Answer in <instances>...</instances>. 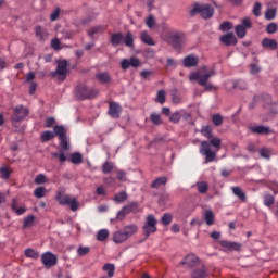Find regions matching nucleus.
I'll return each instance as SVG.
<instances>
[{"label": "nucleus", "mask_w": 278, "mask_h": 278, "mask_svg": "<svg viewBox=\"0 0 278 278\" xmlns=\"http://www.w3.org/2000/svg\"><path fill=\"white\" fill-rule=\"evenodd\" d=\"M233 28V23L231 22H223L219 26L220 31H229Z\"/></svg>", "instance_id": "obj_51"}, {"label": "nucleus", "mask_w": 278, "mask_h": 278, "mask_svg": "<svg viewBox=\"0 0 278 278\" xmlns=\"http://www.w3.org/2000/svg\"><path fill=\"white\" fill-rule=\"evenodd\" d=\"M109 237H110V231L108 229L100 230L97 236L99 242H105V240H108Z\"/></svg>", "instance_id": "obj_39"}, {"label": "nucleus", "mask_w": 278, "mask_h": 278, "mask_svg": "<svg viewBox=\"0 0 278 278\" xmlns=\"http://www.w3.org/2000/svg\"><path fill=\"white\" fill-rule=\"evenodd\" d=\"M230 84L235 90H247L248 88L247 81L244 80H233Z\"/></svg>", "instance_id": "obj_29"}, {"label": "nucleus", "mask_w": 278, "mask_h": 278, "mask_svg": "<svg viewBox=\"0 0 278 278\" xmlns=\"http://www.w3.org/2000/svg\"><path fill=\"white\" fill-rule=\"evenodd\" d=\"M150 121L153 123V125H162V116L157 113H152L150 115Z\"/></svg>", "instance_id": "obj_46"}, {"label": "nucleus", "mask_w": 278, "mask_h": 278, "mask_svg": "<svg viewBox=\"0 0 278 278\" xmlns=\"http://www.w3.org/2000/svg\"><path fill=\"white\" fill-rule=\"evenodd\" d=\"M157 101H159V103H161V104L166 103V91L160 90V91L157 92Z\"/></svg>", "instance_id": "obj_56"}, {"label": "nucleus", "mask_w": 278, "mask_h": 278, "mask_svg": "<svg viewBox=\"0 0 278 278\" xmlns=\"http://www.w3.org/2000/svg\"><path fill=\"white\" fill-rule=\"evenodd\" d=\"M35 220H36V217L34 215H29V216L25 217L24 222H23V228L27 229V228L31 227L34 225Z\"/></svg>", "instance_id": "obj_38"}, {"label": "nucleus", "mask_w": 278, "mask_h": 278, "mask_svg": "<svg viewBox=\"0 0 278 278\" xmlns=\"http://www.w3.org/2000/svg\"><path fill=\"white\" fill-rule=\"evenodd\" d=\"M168 42L174 49H181L186 45V34L181 31H174L168 35Z\"/></svg>", "instance_id": "obj_8"}, {"label": "nucleus", "mask_w": 278, "mask_h": 278, "mask_svg": "<svg viewBox=\"0 0 278 278\" xmlns=\"http://www.w3.org/2000/svg\"><path fill=\"white\" fill-rule=\"evenodd\" d=\"M11 207L17 216H23V213L26 212L25 207H23V206L18 207L15 200H13Z\"/></svg>", "instance_id": "obj_40"}, {"label": "nucleus", "mask_w": 278, "mask_h": 278, "mask_svg": "<svg viewBox=\"0 0 278 278\" xmlns=\"http://www.w3.org/2000/svg\"><path fill=\"white\" fill-rule=\"evenodd\" d=\"M68 162H71L72 164H81V162H84V156L81 155V153L75 152L71 155Z\"/></svg>", "instance_id": "obj_30"}, {"label": "nucleus", "mask_w": 278, "mask_h": 278, "mask_svg": "<svg viewBox=\"0 0 278 278\" xmlns=\"http://www.w3.org/2000/svg\"><path fill=\"white\" fill-rule=\"evenodd\" d=\"M276 15H277V11L275 9H268L265 12V18L267 21H273V18H275Z\"/></svg>", "instance_id": "obj_53"}, {"label": "nucleus", "mask_w": 278, "mask_h": 278, "mask_svg": "<svg viewBox=\"0 0 278 278\" xmlns=\"http://www.w3.org/2000/svg\"><path fill=\"white\" fill-rule=\"evenodd\" d=\"M138 233V226L128 225L123 228V230L116 231L113 235V242L115 244H123V242H127L131 236H136Z\"/></svg>", "instance_id": "obj_3"}, {"label": "nucleus", "mask_w": 278, "mask_h": 278, "mask_svg": "<svg viewBox=\"0 0 278 278\" xmlns=\"http://www.w3.org/2000/svg\"><path fill=\"white\" fill-rule=\"evenodd\" d=\"M261 157H264V160H270V154L273 153V151L270 149L267 148H262L258 151Z\"/></svg>", "instance_id": "obj_47"}, {"label": "nucleus", "mask_w": 278, "mask_h": 278, "mask_svg": "<svg viewBox=\"0 0 278 278\" xmlns=\"http://www.w3.org/2000/svg\"><path fill=\"white\" fill-rule=\"evenodd\" d=\"M253 14H254V16H261V14H262V4L260 2H256L254 4Z\"/></svg>", "instance_id": "obj_57"}, {"label": "nucleus", "mask_w": 278, "mask_h": 278, "mask_svg": "<svg viewBox=\"0 0 278 278\" xmlns=\"http://www.w3.org/2000/svg\"><path fill=\"white\" fill-rule=\"evenodd\" d=\"M262 47H264V49H270V51H275L278 47V43L275 39L264 38L262 40Z\"/></svg>", "instance_id": "obj_22"}, {"label": "nucleus", "mask_w": 278, "mask_h": 278, "mask_svg": "<svg viewBox=\"0 0 278 278\" xmlns=\"http://www.w3.org/2000/svg\"><path fill=\"white\" fill-rule=\"evenodd\" d=\"M142 229L146 238H149L151 233H155V231H157V219H155V216L148 215L146 218V223L142 226Z\"/></svg>", "instance_id": "obj_9"}, {"label": "nucleus", "mask_w": 278, "mask_h": 278, "mask_svg": "<svg viewBox=\"0 0 278 278\" xmlns=\"http://www.w3.org/2000/svg\"><path fill=\"white\" fill-rule=\"evenodd\" d=\"M140 66V59L138 58H130V59H123L121 62V68L123 71H127L129 68H139Z\"/></svg>", "instance_id": "obj_12"}, {"label": "nucleus", "mask_w": 278, "mask_h": 278, "mask_svg": "<svg viewBox=\"0 0 278 278\" xmlns=\"http://www.w3.org/2000/svg\"><path fill=\"white\" fill-rule=\"evenodd\" d=\"M264 205L266 207L273 208V205H275V197H273L270 194H265L264 195Z\"/></svg>", "instance_id": "obj_43"}, {"label": "nucleus", "mask_w": 278, "mask_h": 278, "mask_svg": "<svg viewBox=\"0 0 278 278\" xmlns=\"http://www.w3.org/2000/svg\"><path fill=\"white\" fill-rule=\"evenodd\" d=\"M34 197H36V199H43V197H47V188H45V187H37L34 190Z\"/></svg>", "instance_id": "obj_34"}, {"label": "nucleus", "mask_w": 278, "mask_h": 278, "mask_svg": "<svg viewBox=\"0 0 278 278\" xmlns=\"http://www.w3.org/2000/svg\"><path fill=\"white\" fill-rule=\"evenodd\" d=\"M27 116H29V109L25 108L23 104L13 108V114L11 117L13 127H16V123H23Z\"/></svg>", "instance_id": "obj_5"}, {"label": "nucleus", "mask_w": 278, "mask_h": 278, "mask_svg": "<svg viewBox=\"0 0 278 278\" xmlns=\"http://www.w3.org/2000/svg\"><path fill=\"white\" fill-rule=\"evenodd\" d=\"M96 78L98 79V81H100V84H110V81L112 80V77L108 72L98 73L96 75Z\"/></svg>", "instance_id": "obj_27"}, {"label": "nucleus", "mask_w": 278, "mask_h": 278, "mask_svg": "<svg viewBox=\"0 0 278 278\" xmlns=\"http://www.w3.org/2000/svg\"><path fill=\"white\" fill-rule=\"evenodd\" d=\"M103 270L105 273H108V277L112 278L114 277V273L116 270V267L114 266V264L112 263H106L104 266H103Z\"/></svg>", "instance_id": "obj_35"}, {"label": "nucleus", "mask_w": 278, "mask_h": 278, "mask_svg": "<svg viewBox=\"0 0 278 278\" xmlns=\"http://www.w3.org/2000/svg\"><path fill=\"white\" fill-rule=\"evenodd\" d=\"M277 29H278L277 24L270 23V24L267 26L266 31H267V34H276Z\"/></svg>", "instance_id": "obj_61"}, {"label": "nucleus", "mask_w": 278, "mask_h": 278, "mask_svg": "<svg viewBox=\"0 0 278 278\" xmlns=\"http://www.w3.org/2000/svg\"><path fill=\"white\" fill-rule=\"evenodd\" d=\"M121 112H123L121 104L116 102H110L109 114L112 116V118H121Z\"/></svg>", "instance_id": "obj_16"}, {"label": "nucleus", "mask_w": 278, "mask_h": 278, "mask_svg": "<svg viewBox=\"0 0 278 278\" xmlns=\"http://www.w3.org/2000/svg\"><path fill=\"white\" fill-rule=\"evenodd\" d=\"M161 222L165 226L170 225L173 223V215H170V213H165L162 216Z\"/></svg>", "instance_id": "obj_49"}, {"label": "nucleus", "mask_w": 278, "mask_h": 278, "mask_svg": "<svg viewBox=\"0 0 278 278\" xmlns=\"http://www.w3.org/2000/svg\"><path fill=\"white\" fill-rule=\"evenodd\" d=\"M219 244L223 248V251H241L242 250V244L239 242L220 240Z\"/></svg>", "instance_id": "obj_14"}, {"label": "nucleus", "mask_w": 278, "mask_h": 278, "mask_svg": "<svg viewBox=\"0 0 278 278\" xmlns=\"http://www.w3.org/2000/svg\"><path fill=\"white\" fill-rule=\"evenodd\" d=\"M124 210H126L128 214H131V212L134 214H137V212H140V205L138 204V202H131L128 205H125Z\"/></svg>", "instance_id": "obj_28"}, {"label": "nucleus", "mask_w": 278, "mask_h": 278, "mask_svg": "<svg viewBox=\"0 0 278 278\" xmlns=\"http://www.w3.org/2000/svg\"><path fill=\"white\" fill-rule=\"evenodd\" d=\"M106 29L108 27L104 25L93 26L88 30V36H90V38H94V36L99 34H104Z\"/></svg>", "instance_id": "obj_23"}, {"label": "nucleus", "mask_w": 278, "mask_h": 278, "mask_svg": "<svg viewBox=\"0 0 278 278\" xmlns=\"http://www.w3.org/2000/svg\"><path fill=\"white\" fill-rule=\"evenodd\" d=\"M192 278H206L207 277V269L205 267H202L201 269H195L192 275Z\"/></svg>", "instance_id": "obj_33"}, {"label": "nucleus", "mask_w": 278, "mask_h": 278, "mask_svg": "<svg viewBox=\"0 0 278 278\" xmlns=\"http://www.w3.org/2000/svg\"><path fill=\"white\" fill-rule=\"evenodd\" d=\"M249 130L252 134H257L258 136H268V135L273 134V130H270V127L264 126V125L250 126Z\"/></svg>", "instance_id": "obj_15"}, {"label": "nucleus", "mask_w": 278, "mask_h": 278, "mask_svg": "<svg viewBox=\"0 0 278 278\" xmlns=\"http://www.w3.org/2000/svg\"><path fill=\"white\" fill-rule=\"evenodd\" d=\"M53 131L55 136L59 137L62 151H68V149H71V146L68 144V136H66V129L64 128V126L56 125L53 127Z\"/></svg>", "instance_id": "obj_7"}, {"label": "nucleus", "mask_w": 278, "mask_h": 278, "mask_svg": "<svg viewBox=\"0 0 278 278\" xmlns=\"http://www.w3.org/2000/svg\"><path fill=\"white\" fill-rule=\"evenodd\" d=\"M66 190L62 187H60L56 191L55 201H58L59 205H68L71 203V195L64 194Z\"/></svg>", "instance_id": "obj_13"}, {"label": "nucleus", "mask_w": 278, "mask_h": 278, "mask_svg": "<svg viewBox=\"0 0 278 278\" xmlns=\"http://www.w3.org/2000/svg\"><path fill=\"white\" fill-rule=\"evenodd\" d=\"M126 214H129V213L127 212V210H125V206H123V208L117 212L116 218L111 219V220H124Z\"/></svg>", "instance_id": "obj_52"}, {"label": "nucleus", "mask_w": 278, "mask_h": 278, "mask_svg": "<svg viewBox=\"0 0 278 278\" xmlns=\"http://www.w3.org/2000/svg\"><path fill=\"white\" fill-rule=\"evenodd\" d=\"M24 255L26 257H31V260H38V257H40V253H38V251L31 249V248H28L24 251Z\"/></svg>", "instance_id": "obj_32"}, {"label": "nucleus", "mask_w": 278, "mask_h": 278, "mask_svg": "<svg viewBox=\"0 0 278 278\" xmlns=\"http://www.w3.org/2000/svg\"><path fill=\"white\" fill-rule=\"evenodd\" d=\"M191 16H194L195 14H200L205 21L207 18H212L214 16V8L212 4H194L192 10L190 11Z\"/></svg>", "instance_id": "obj_4"}, {"label": "nucleus", "mask_w": 278, "mask_h": 278, "mask_svg": "<svg viewBox=\"0 0 278 278\" xmlns=\"http://www.w3.org/2000/svg\"><path fill=\"white\" fill-rule=\"evenodd\" d=\"M35 36L38 40H47L49 33L42 26H35Z\"/></svg>", "instance_id": "obj_24"}, {"label": "nucleus", "mask_w": 278, "mask_h": 278, "mask_svg": "<svg viewBox=\"0 0 278 278\" xmlns=\"http://www.w3.org/2000/svg\"><path fill=\"white\" fill-rule=\"evenodd\" d=\"M197 262H199V257H197V255L194 254H189L184 258L182 262H180V264L182 266H187L188 268H192V266H194Z\"/></svg>", "instance_id": "obj_20"}, {"label": "nucleus", "mask_w": 278, "mask_h": 278, "mask_svg": "<svg viewBox=\"0 0 278 278\" xmlns=\"http://www.w3.org/2000/svg\"><path fill=\"white\" fill-rule=\"evenodd\" d=\"M235 31L238 38H244V36H247V28L241 24L236 26Z\"/></svg>", "instance_id": "obj_41"}, {"label": "nucleus", "mask_w": 278, "mask_h": 278, "mask_svg": "<svg viewBox=\"0 0 278 278\" xmlns=\"http://www.w3.org/2000/svg\"><path fill=\"white\" fill-rule=\"evenodd\" d=\"M204 220L206 225H214V212L212 210L205 211Z\"/></svg>", "instance_id": "obj_37"}, {"label": "nucleus", "mask_w": 278, "mask_h": 278, "mask_svg": "<svg viewBox=\"0 0 278 278\" xmlns=\"http://www.w3.org/2000/svg\"><path fill=\"white\" fill-rule=\"evenodd\" d=\"M182 64L186 68H192L194 66H199V56L194 54H190L184 59Z\"/></svg>", "instance_id": "obj_18"}, {"label": "nucleus", "mask_w": 278, "mask_h": 278, "mask_svg": "<svg viewBox=\"0 0 278 278\" xmlns=\"http://www.w3.org/2000/svg\"><path fill=\"white\" fill-rule=\"evenodd\" d=\"M114 169V163L106 161L103 165H102V172L104 173V175H109V173H112V170Z\"/></svg>", "instance_id": "obj_44"}, {"label": "nucleus", "mask_w": 278, "mask_h": 278, "mask_svg": "<svg viewBox=\"0 0 278 278\" xmlns=\"http://www.w3.org/2000/svg\"><path fill=\"white\" fill-rule=\"evenodd\" d=\"M41 262L46 268H51L58 264V256L51 252L41 255Z\"/></svg>", "instance_id": "obj_11"}, {"label": "nucleus", "mask_w": 278, "mask_h": 278, "mask_svg": "<svg viewBox=\"0 0 278 278\" xmlns=\"http://www.w3.org/2000/svg\"><path fill=\"white\" fill-rule=\"evenodd\" d=\"M146 24L150 29L153 28L155 26V17L153 15L148 16Z\"/></svg>", "instance_id": "obj_59"}, {"label": "nucleus", "mask_w": 278, "mask_h": 278, "mask_svg": "<svg viewBox=\"0 0 278 278\" xmlns=\"http://www.w3.org/2000/svg\"><path fill=\"white\" fill-rule=\"evenodd\" d=\"M201 134L204 136V138L210 140L202 141L200 143V153L205 157L204 164H210V162H214L216 160V155L220 151L223 141L218 137L212 138V127L210 126H203Z\"/></svg>", "instance_id": "obj_1"}, {"label": "nucleus", "mask_w": 278, "mask_h": 278, "mask_svg": "<svg viewBox=\"0 0 278 278\" xmlns=\"http://www.w3.org/2000/svg\"><path fill=\"white\" fill-rule=\"evenodd\" d=\"M198 187V192H200V194H205V192H207V182L205 181H200L197 184Z\"/></svg>", "instance_id": "obj_48"}, {"label": "nucleus", "mask_w": 278, "mask_h": 278, "mask_svg": "<svg viewBox=\"0 0 278 278\" xmlns=\"http://www.w3.org/2000/svg\"><path fill=\"white\" fill-rule=\"evenodd\" d=\"M212 121L215 127H220V125H223V116L220 114H214Z\"/></svg>", "instance_id": "obj_50"}, {"label": "nucleus", "mask_w": 278, "mask_h": 278, "mask_svg": "<svg viewBox=\"0 0 278 278\" xmlns=\"http://www.w3.org/2000/svg\"><path fill=\"white\" fill-rule=\"evenodd\" d=\"M241 25L244 26L245 30L247 29H251V27H253V23L251 22V18H249V17H244L242 20V24Z\"/></svg>", "instance_id": "obj_60"}, {"label": "nucleus", "mask_w": 278, "mask_h": 278, "mask_svg": "<svg viewBox=\"0 0 278 278\" xmlns=\"http://www.w3.org/2000/svg\"><path fill=\"white\" fill-rule=\"evenodd\" d=\"M125 37L123 36V33H114L110 37V43L112 47H118L119 45H123Z\"/></svg>", "instance_id": "obj_19"}, {"label": "nucleus", "mask_w": 278, "mask_h": 278, "mask_svg": "<svg viewBox=\"0 0 278 278\" xmlns=\"http://www.w3.org/2000/svg\"><path fill=\"white\" fill-rule=\"evenodd\" d=\"M124 43L126 47H134V34L128 31L124 38Z\"/></svg>", "instance_id": "obj_45"}, {"label": "nucleus", "mask_w": 278, "mask_h": 278, "mask_svg": "<svg viewBox=\"0 0 278 278\" xmlns=\"http://www.w3.org/2000/svg\"><path fill=\"white\" fill-rule=\"evenodd\" d=\"M51 47L54 49V51H60V39H52Z\"/></svg>", "instance_id": "obj_64"}, {"label": "nucleus", "mask_w": 278, "mask_h": 278, "mask_svg": "<svg viewBox=\"0 0 278 278\" xmlns=\"http://www.w3.org/2000/svg\"><path fill=\"white\" fill-rule=\"evenodd\" d=\"M220 42L226 47H231V45H238V39L233 33H228L220 37Z\"/></svg>", "instance_id": "obj_17"}, {"label": "nucleus", "mask_w": 278, "mask_h": 278, "mask_svg": "<svg viewBox=\"0 0 278 278\" xmlns=\"http://www.w3.org/2000/svg\"><path fill=\"white\" fill-rule=\"evenodd\" d=\"M68 205H71L72 212H77V210L79 208V202H77V199L75 198H72L70 200Z\"/></svg>", "instance_id": "obj_55"}, {"label": "nucleus", "mask_w": 278, "mask_h": 278, "mask_svg": "<svg viewBox=\"0 0 278 278\" xmlns=\"http://www.w3.org/2000/svg\"><path fill=\"white\" fill-rule=\"evenodd\" d=\"M66 75H68V61L62 60L58 62L55 72H51L52 77H58L61 81L66 79Z\"/></svg>", "instance_id": "obj_10"}, {"label": "nucleus", "mask_w": 278, "mask_h": 278, "mask_svg": "<svg viewBox=\"0 0 278 278\" xmlns=\"http://www.w3.org/2000/svg\"><path fill=\"white\" fill-rule=\"evenodd\" d=\"M55 138V132L46 130L41 134V142H49V140H53Z\"/></svg>", "instance_id": "obj_36"}, {"label": "nucleus", "mask_w": 278, "mask_h": 278, "mask_svg": "<svg viewBox=\"0 0 278 278\" xmlns=\"http://www.w3.org/2000/svg\"><path fill=\"white\" fill-rule=\"evenodd\" d=\"M128 195L126 191H121L119 193H116L113 198V201H115V203H125V201H127Z\"/></svg>", "instance_id": "obj_31"}, {"label": "nucleus", "mask_w": 278, "mask_h": 278, "mask_svg": "<svg viewBox=\"0 0 278 278\" xmlns=\"http://www.w3.org/2000/svg\"><path fill=\"white\" fill-rule=\"evenodd\" d=\"M169 121L170 123L177 124L179 123V121H181V114L179 112H174L170 116H169Z\"/></svg>", "instance_id": "obj_54"}, {"label": "nucleus", "mask_w": 278, "mask_h": 278, "mask_svg": "<svg viewBox=\"0 0 278 278\" xmlns=\"http://www.w3.org/2000/svg\"><path fill=\"white\" fill-rule=\"evenodd\" d=\"M140 38L143 45H148L149 47H155V40H153V37H151L148 31H142L140 34Z\"/></svg>", "instance_id": "obj_25"}, {"label": "nucleus", "mask_w": 278, "mask_h": 278, "mask_svg": "<svg viewBox=\"0 0 278 278\" xmlns=\"http://www.w3.org/2000/svg\"><path fill=\"white\" fill-rule=\"evenodd\" d=\"M166 184H168V178L166 176H162L152 181L151 188L157 189L162 186H166Z\"/></svg>", "instance_id": "obj_26"}, {"label": "nucleus", "mask_w": 278, "mask_h": 278, "mask_svg": "<svg viewBox=\"0 0 278 278\" xmlns=\"http://www.w3.org/2000/svg\"><path fill=\"white\" fill-rule=\"evenodd\" d=\"M99 96V90L97 89H89L84 85H78L76 87V97L81 101L86 99H96Z\"/></svg>", "instance_id": "obj_6"}, {"label": "nucleus", "mask_w": 278, "mask_h": 278, "mask_svg": "<svg viewBox=\"0 0 278 278\" xmlns=\"http://www.w3.org/2000/svg\"><path fill=\"white\" fill-rule=\"evenodd\" d=\"M117 179L119 181H127V173L124 170L117 169Z\"/></svg>", "instance_id": "obj_63"}, {"label": "nucleus", "mask_w": 278, "mask_h": 278, "mask_svg": "<svg viewBox=\"0 0 278 278\" xmlns=\"http://www.w3.org/2000/svg\"><path fill=\"white\" fill-rule=\"evenodd\" d=\"M214 75H216L215 70L207 71V66H203L200 71L191 73L189 79L190 81H198L200 86H204L205 90H212L214 85L207 81H210L211 77H214Z\"/></svg>", "instance_id": "obj_2"}, {"label": "nucleus", "mask_w": 278, "mask_h": 278, "mask_svg": "<svg viewBox=\"0 0 278 278\" xmlns=\"http://www.w3.org/2000/svg\"><path fill=\"white\" fill-rule=\"evenodd\" d=\"M10 175H12V170L8 166L0 167V176L2 179H10Z\"/></svg>", "instance_id": "obj_42"}, {"label": "nucleus", "mask_w": 278, "mask_h": 278, "mask_svg": "<svg viewBox=\"0 0 278 278\" xmlns=\"http://www.w3.org/2000/svg\"><path fill=\"white\" fill-rule=\"evenodd\" d=\"M35 184L40 185V184H47V177L45 174H39L35 178Z\"/></svg>", "instance_id": "obj_58"}, {"label": "nucleus", "mask_w": 278, "mask_h": 278, "mask_svg": "<svg viewBox=\"0 0 278 278\" xmlns=\"http://www.w3.org/2000/svg\"><path fill=\"white\" fill-rule=\"evenodd\" d=\"M77 253L80 256L88 255V253H90V248H88V247H80V248H78Z\"/></svg>", "instance_id": "obj_62"}, {"label": "nucleus", "mask_w": 278, "mask_h": 278, "mask_svg": "<svg viewBox=\"0 0 278 278\" xmlns=\"http://www.w3.org/2000/svg\"><path fill=\"white\" fill-rule=\"evenodd\" d=\"M232 190V194H235V197H238L239 201H241V203H247V192H244V190H242V188L240 187H231Z\"/></svg>", "instance_id": "obj_21"}]
</instances>
